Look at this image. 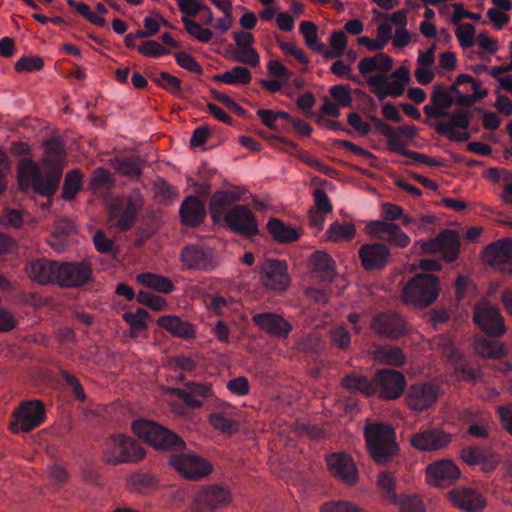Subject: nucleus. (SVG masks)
Instances as JSON below:
<instances>
[{"mask_svg": "<svg viewBox=\"0 0 512 512\" xmlns=\"http://www.w3.org/2000/svg\"><path fill=\"white\" fill-rule=\"evenodd\" d=\"M234 40L236 47L233 50L232 59L252 67L258 66L260 59L256 50L252 47L254 37L249 32H235Z\"/></svg>", "mask_w": 512, "mask_h": 512, "instance_id": "bb28decb", "label": "nucleus"}, {"mask_svg": "<svg viewBox=\"0 0 512 512\" xmlns=\"http://www.w3.org/2000/svg\"><path fill=\"white\" fill-rule=\"evenodd\" d=\"M461 458L468 465H482V469L486 472L493 471L500 459L497 454L488 448L479 446L466 447L461 450Z\"/></svg>", "mask_w": 512, "mask_h": 512, "instance_id": "cd10ccee", "label": "nucleus"}, {"mask_svg": "<svg viewBox=\"0 0 512 512\" xmlns=\"http://www.w3.org/2000/svg\"><path fill=\"white\" fill-rule=\"evenodd\" d=\"M358 256L362 267L367 270H378L384 268L390 257V250L387 245L374 242L362 245L358 250Z\"/></svg>", "mask_w": 512, "mask_h": 512, "instance_id": "4be33fe9", "label": "nucleus"}, {"mask_svg": "<svg viewBox=\"0 0 512 512\" xmlns=\"http://www.w3.org/2000/svg\"><path fill=\"white\" fill-rule=\"evenodd\" d=\"M182 22L184 23L187 33L198 41L207 43L212 39L213 32L210 29L201 27L199 23L191 20L189 17H183Z\"/></svg>", "mask_w": 512, "mask_h": 512, "instance_id": "3c124183", "label": "nucleus"}, {"mask_svg": "<svg viewBox=\"0 0 512 512\" xmlns=\"http://www.w3.org/2000/svg\"><path fill=\"white\" fill-rule=\"evenodd\" d=\"M144 456V449L134 439L122 434L110 436L104 443L102 458L110 465L138 462Z\"/></svg>", "mask_w": 512, "mask_h": 512, "instance_id": "423d86ee", "label": "nucleus"}, {"mask_svg": "<svg viewBox=\"0 0 512 512\" xmlns=\"http://www.w3.org/2000/svg\"><path fill=\"white\" fill-rule=\"evenodd\" d=\"M252 321L263 332L282 339L287 338L293 329L288 320L273 312L257 313Z\"/></svg>", "mask_w": 512, "mask_h": 512, "instance_id": "5701e85b", "label": "nucleus"}, {"mask_svg": "<svg viewBox=\"0 0 512 512\" xmlns=\"http://www.w3.org/2000/svg\"><path fill=\"white\" fill-rule=\"evenodd\" d=\"M378 486L381 489L382 496L390 503L397 502L395 492V479L390 472H381L378 477Z\"/></svg>", "mask_w": 512, "mask_h": 512, "instance_id": "603ef678", "label": "nucleus"}, {"mask_svg": "<svg viewBox=\"0 0 512 512\" xmlns=\"http://www.w3.org/2000/svg\"><path fill=\"white\" fill-rule=\"evenodd\" d=\"M144 206L143 196L139 189H133L125 200L113 198L106 205L107 224L109 228H117L121 232L130 230Z\"/></svg>", "mask_w": 512, "mask_h": 512, "instance_id": "7ed1b4c3", "label": "nucleus"}, {"mask_svg": "<svg viewBox=\"0 0 512 512\" xmlns=\"http://www.w3.org/2000/svg\"><path fill=\"white\" fill-rule=\"evenodd\" d=\"M364 437L368 454L378 465H387L399 453L395 430L387 424L367 422Z\"/></svg>", "mask_w": 512, "mask_h": 512, "instance_id": "f03ea898", "label": "nucleus"}, {"mask_svg": "<svg viewBox=\"0 0 512 512\" xmlns=\"http://www.w3.org/2000/svg\"><path fill=\"white\" fill-rule=\"evenodd\" d=\"M60 375L62 377V379L64 380V382L70 387V389L72 390L73 394H74V397L80 401V402H84L85 399H86V395H85V392L83 390V387L79 381V379H77L74 375H72L71 373H69L68 371L66 370H62L60 372Z\"/></svg>", "mask_w": 512, "mask_h": 512, "instance_id": "338daca9", "label": "nucleus"}, {"mask_svg": "<svg viewBox=\"0 0 512 512\" xmlns=\"http://www.w3.org/2000/svg\"><path fill=\"white\" fill-rule=\"evenodd\" d=\"M473 319L482 331L489 336L498 337L506 331L504 319L499 309L488 302L483 301L475 304Z\"/></svg>", "mask_w": 512, "mask_h": 512, "instance_id": "ddd939ff", "label": "nucleus"}, {"mask_svg": "<svg viewBox=\"0 0 512 512\" xmlns=\"http://www.w3.org/2000/svg\"><path fill=\"white\" fill-rule=\"evenodd\" d=\"M14 421L10 423L13 433L29 432L45 419V408L41 401H25L13 412Z\"/></svg>", "mask_w": 512, "mask_h": 512, "instance_id": "6e6552de", "label": "nucleus"}, {"mask_svg": "<svg viewBox=\"0 0 512 512\" xmlns=\"http://www.w3.org/2000/svg\"><path fill=\"white\" fill-rule=\"evenodd\" d=\"M83 174L79 169L69 171L64 179L62 198L72 200L82 188Z\"/></svg>", "mask_w": 512, "mask_h": 512, "instance_id": "37998d69", "label": "nucleus"}, {"mask_svg": "<svg viewBox=\"0 0 512 512\" xmlns=\"http://www.w3.org/2000/svg\"><path fill=\"white\" fill-rule=\"evenodd\" d=\"M251 79V72L244 66H235L231 70L214 76L215 81L229 85H247L251 82Z\"/></svg>", "mask_w": 512, "mask_h": 512, "instance_id": "58836bf2", "label": "nucleus"}, {"mask_svg": "<svg viewBox=\"0 0 512 512\" xmlns=\"http://www.w3.org/2000/svg\"><path fill=\"white\" fill-rule=\"evenodd\" d=\"M51 166L40 167L30 158H22L17 165V177L22 190L29 186L41 196L50 197L57 191L62 171L59 160H48Z\"/></svg>", "mask_w": 512, "mask_h": 512, "instance_id": "f257e3e1", "label": "nucleus"}, {"mask_svg": "<svg viewBox=\"0 0 512 512\" xmlns=\"http://www.w3.org/2000/svg\"><path fill=\"white\" fill-rule=\"evenodd\" d=\"M421 249L424 253H440L445 261L452 262L460 252V236L455 230L445 229L435 238L422 241Z\"/></svg>", "mask_w": 512, "mask_h": 512, "instance_id": "9d476101", "label": "nucleus"}, {"mask_svg": "<svg viewBox=\"0 0 512 512\" xmlns=\"http://www.w3.org/2000/svg\"><path fill=\"white\" fill-rule=\"evenodd\" d=\"M342 386L350 392H360L365 396H371L376 393L377 386L366 376L359 374H349L342 379Z\"/></svg>", "mask_w": 512, "mask_h": 512, "instance_id": "c9c22d12", "label": "nucleus"}, {"mask_svg": "<svg viewBox=\"0 0 512 512\" xmlns=\"http://www.w3.org/2000/svg\"><path fill=\"white\" fill-rule=\"evenodd\" d=\"M132 431L145 442L159 450H184L185 442L174 432L149 420H136Z\"/></svg>", "mask_w": 512, "mask_h": 512, "instance_id": "39448f33", "label": "nucleus"}, {"mask_svg": "<svg viewBox=\"0 0 512 512\" xmlns=\"http://www.w3.org/2000/svg\"><path fill=\"white\" fill-rule=\"evenodd\" d=\"M313 273L316 277L331 282L336 275L335 263L333 259L325 252L316 251L312 255Z\"/></svg>", "mask_w": 512, "mask_h": 512, "instance_id": "f704fd0d", "label": "nucleus"}, {"mask_svg": "<svg viewBox=\"0 0 512 512\" xmlns=\"http://www.w3.org/2000/svg\"><path fill=\"white\" fill-rule=\"evenodd\" d=\"M123 320L130 325V333L132 336H137L140 331L147 329V320L149 314L144 309H137L136 312H125Z\"/></svg>", "mask_w": 512, "mask_h": 512, "instance_id": "de8ad7c7", "label": "nucleus"}, {"mask_svg": "<svg viewBox=\"0 0 512 512\" xmlns=\"http://www.w3.org/2000/svg\"><path fill=\"white\" fill-rule=\"evenodd\" d=\"M137 280L143 286L160 293L168 294L175 288L173 282L168 277L159 274L142 273L137 276Z\"/></svg>", "mask_w": 512, "mask_h": 512, "instance_id": "4c0bfd02", "label": "nucleus"}, {"mask_svg": "<svg viewBox=\"0 0 512 512\" xmlns=\"http://www.w3.org/2000/svg\"><path fill=\"white\" fill-rule=\"evenodd\" d=\"M300 32L305 39L306 45L316 52H322L324 45L318 41L317 26L310 21L300 23Z\"/></svg>", "mask_w": 512, "mask_h": 512, "instance_id": "09e8293b", "label": "nucleus"}, {"mask_svg": "<svg viewBox=\"0 0 512 512\" xmlns=\"http://www.w3.org/2000/svg\"><path fill=\"white\" fill-rule=\"evenodd\" d=\"M452 440L451 434L439 428H429L413 433L409 437L410 445L424 452H432L447 447Z\"/></svg>", "mask_w": 512, "mask_h": 512, "instance_id": "dca6fc26", "label": "nucleus"}, {"mask_svg": "<svg viewBox=\"0 0 512 512\" xmlns=\"http://www.w3.org/2000/svg\"><path fill=\"white\" fill-rule=\"evenodd\" d=\"M375 384L382 399L395 400L403 394L407 382L402 372L387 368L375 374Z\"/></svg>", "mask_w": 512, "mask_h": 512, "instance_id": "4468645a", "label": "nucleus"}, {"mask_svg": "<svg viewBox=\"0 0 512 512\" xmlns=\"http://www.w3.org/2000/svg\"><path fill=\"white\" fill-rule=\"evenodd\" d=\"M450 502L466 512H481L486 506V500L476 490L457 487L447 493Z\"/></svg>", "mask_w": 512, "mask_h": 512, "instance_id": "393cba45", "label": "nucleus"}, {"mask_svg": "<svg viewBox=\"0 0 512 512\" xmlns=\"http://www.w3.org/2000/svg\"><path fill=\"white\" fill-rule=\"evenodd\" d=\"M474 349L482 357L500 359L505 355L504 346L495 340L478 339L474 342Z\"/></svg>", "mask_w": 512, "mask_h": 512, "instance_id": "a19ab883", "label": "nucleus"}, {"mask_svg": "<svg viewBox=\"0 0 512 512\" xmlns=\"http://www.w3.org/2000/svg\"><path fill=\"white\" fill-rule=\"evenodd\" d=\"M44 61L39 56L22 57L15 64L17 72H33L43 68Z\"/></svg>", "mask_w": 512, "mask_h": 512, "instance_id": "e2e57ef3", "label": "nucleus"}, {"mask_svg": "<svg viewBox=\"0 0 512 512\" xmlns=\"http://www.w3.org/2000/svg\"><path fill=\"white\" fill-rule=\"evenodd\" d=\"M260 281L273 291H284L290 285V278L287 273V265L277 259H267L263 262Z\"/></svg>", "mask_w": 512, "mask_h": 512, "instance_id": "f3484780", "label": "nucleus"}, {"mask_svg": "<svg viewBox=\"0 0 512 512\" xmlns=\"http://www.w3.org/2000/svg\"><path fill=\"white\" fill-rule=\"evenodd\" d=\"M92 266L89 261L58 262L56 284L65 288H76L85 285L92 277Z\"/></svg>", "mask_w": 512, "mask_h": 512, "instance_id": "9b49d317", "label": "nucleus"}, {"mask_svg": "<svg viewBox=\"0 0 512 512\" xmlns=\"http://www.w3.org/2000/svg\"><path fill=\"white\" fill-rule=\"evenodd\" d=\"M322 339L316 333L309 334L297 342V349L304 352L317 353L321 350Z\"/></svg>", "mask_w": 512, "mask_h": 512, "instance_id": "0e129e2a", "label": "nucleus"}, {"mask_svg": "<svg viewBox=\"0 0 512 512\" xmlns=\"http://www.w3.org/2000/svg\"><path fill=\"white\" fill-rule=\"evenodd\" d=\"M439 290V278L436 275L420 273L405 285L401 299L406 305L423 308L435 302Z\"/></svg>", "mask_w": 512, "mask_h": 512, "instance_id": "20e7f679", "label": "nucleus"}, {"mask_svg": "<svg viewBox=\"0 0 512 512\" xmlns=\"http://www.w3.org/2000/svg\"><path fill=\"white\" fill-rule=\"evenodd\" d=\"M57 270L58 261L47 258L33 259L25 265L29 279L40 285L56 284Z\"/></svg>", "mask_w": 512, "mask_h": 512, "instance_id": "b1692460", "label": "nucleus"}, {"mask_svg": "<svg viewBox=\"0 0 512 512\" xmlns=\"http://www.w3.org/2000/svg\"><path fill=\"white\" fill-rule=\"evenodd\" d=\"M393 228H389L385 236H383V241H387L397 247H407L410 243L409 236L401 230V228L392 223Z\"/></svg>", "mask_w": 512, "mask_h": 512, "instance_id": "052dcab7", "label": "nucleus"}, {"mask_svg": "<svg viewBox=\"0 0 512 512\" xmlns=\"http://www.w3.org/2000/svg\"><path fill=\"white\" fill-rule=\"evenodd\" d=\"M398 504L400 512H425L422 500L415 495H401Z\"/></svg>", "mask_w": 512, "mask_h": 512, "instance_id": "680f3d73", "label": "nucleus"}, {"mask_svg": "<svg viewBox=\"0 0 512 512\" xmlns=\"http://www.w3.org/2000/svg\"><path fill=\"white\" fill-rule=\"evenodd\" d=\"M136 300L138 303L155 311H162L168 306L167 301L163 297L146 291H140L136 296Z\"/></svg>", "mask_w": 512, "mask_h": 512, "instance_id": "13d9d810", "label": "nucleus"}, {"mask_svg": "<svg viewBox=\"0 0 512 512\" xmlns=\"http://www.w3.org/2000/svg\"><path fill=\"white\" fill-rule=\"evenodd\" d=\"M321 512H365V511L350 502L337 501V502H329V503L324 504L321 507Z\"/></svg>", "mask_w": 512, "mask_h": 512, "instance_id": "774afa93", "label": "nucleus"}, {"mask_svg": "<svg viewBox=\"0 0 512 512\" xmlns=\"http://www.w3.org/2000/svg\"><path fill=\"white\" fill-rule=\"evenodd\" d=\"M266 226L272 238L279 243H289L299 238L298 231L295 228L276 218L270 219Z\"/></svg>", "mask_w": 512, "mask_h": 512, "instance_id": "e433bc0d", "label": "nucleus"}, {"mask_svg": "<svg viewBox=\"0 0 512 512\" xmlns=\"http://www.w3.org/2000/svg\"><path fill=\"white\" fill-rule=\"evenodd\" d=\"M89 187L95 194L110 190L114 187V177L107 169L97 168L90 177Z\"/></svg>", "mask_w": 512, "mask_h": 512, "instance_id": "ea45409f", "label": "nucleus"}, {"mask_svg": "<svg viewBox=\"0 0 512 512\" xmlns=\"http://www.w3.org/2000/svg\"><path fill=\"white\" fill-rule=\"evenodd\" d=\"M327 239L332 242L349 241L356 234V227L351 223L335 222L326 231Z\"/></svg>", "mask_w": 512, "mask_h": 512, "instance_id": "c03bdc74", "label": "nucleus"}, {"mask_svg": "<svg viewBox=\"0 0 512 512\" xmlns=\"http://www.w3.org/2000/svg\"><path fill=\"white\" fill-rule=\"evenodd\" d=\"M331 97L343 107L350 106L352 103L351 88L349 85H334L329 89Z\"/></svg>", "mask_w": 512, "mask_h": 512, "instance_id": "69168bd1", "label": "nucleus"}, {"mask_svg": "<svg viewBox=\"0 0 512 512\" xmlns=\"http://www.w3.org/2000/svg\"><path fill=\"white\" fill-rule=\"evenodd\" d=\"M169 463L186 480H199L212 471L210 462L195 454H173Z\"/></svg>", "mask_w": 512, "mask_h": 512, "instance_id": "1a4fd4ad", "label": "nucleus"}, {"mask_svg": "<svg viewBox=\"0 0 512 512\" xmlns=\"http://www.w3.org/2000/svg\"><path fill=\"white\" fill-rule=\"evenodd\" d=\"M113 168L117 173L127 177H138L141 175L140 162L133 157L116 158L112 161Z\"/></svg>", "mask_w": 512, "mask_h": 512, "instance_id": "49530a36", "label": "nucleus"}, {"mask_svg": "<svg viewBox=\"0 0 512 512\" xmlns=\"http://www.w3.org/2000/svg\"><path fill=\"white\" fill-rule=\"evenodd\" d=\"M368 84L373 87V93L378 99L383 100L387 96L399 97L404 93V85L400 81H388V76L383 73H377L369 76L367 79Z\"/></svg>", "mask_w": 512, "mask_h": 512, "instance_id": "c85d7f7f", "label": "nucleus"}, {"mask_svg": "<svg viewBox=\"0 0 512 512\" xmlns=\"http://www.w3.org/2000/svg\"><path fill=\"white\" fill-rule=\"evenodd\" d=\"M326 462L331 474L347 485H355L358 480V471L351 456L345 453L328 455Z\"/></svg>", "mask_w": 512, "mask_h": 512, "instance_id": "412c9836", "label": "nucleus"}, {"mask_svg": "<svg viewBox=\"0 0 512 512\" xmlns=\"http://www.w3.org/2000/svg\"><path fill=\"white\" fill-rule=\"evenodd\" d=\"M211 426L223 433H234L238 430L236 421L224 416L222 413L212 414L209 418Z\"/></svg>", "mask_w": 512, "mask_h": 512, "instance_id": "bf43d9fd", "label": "nucleus"}, {"mask_svg": "<svg viewBox=\"0 0 512 512\" xmlns=\"http://www.w3.org/2000/svg\"><path fill=\"white\" fill-rule=\"evenodd\" d=\"M153 81L166 91L178 95L181 92V80L168 72H160Z\"/></svg>", "mask_w": 512, "mask_h": 512, "instance_id": "5fc2aeb1", "label": "nucleus"}, {"mask_svg": "<svg viewBox=\"0 0 512 512\" xmlns=\"http://www.w3.org/2000/svg\"><path fill=\"white\" fill-rule=\"evenodd\" d=\"M205 207L202 201L195 196L187 197L181 204L180 217L185 225L199 226L205 219Z\"/></svg>", "mask_w": 512, "mask_h": 512, "instance_id": "c756f323", "label": "nucleus"}, {"mask_svg": "<svg viewBox=\"0 0 512 512\" xmlns=\"http://www.w3.org/2000/svg\"><path fill=\"white\" fill-rule=\"evenodd\" d=\"M470 126L469 113L462 109H456L451 113L449 121H438L433 127L435 131L446 136L450 141H467L470 139L468 132H457L456 129H468Z\"/></svg>", "mask_w": 512, "mask_h": 512, "instance_id": "a211bd4d", "label": "nucleus"}, {"mask_svg": "<svg viewBox=\"0 0 512 512\" xmlns=\"http://www.w3.org/2000/svg\"><path fill=\"white\" fill-rule=\"evenodd\" d=\"M45 147V157L42 160V164L44 166H51L48 163V160H59L60 170H63L64 167V157H65V149L63 145V141L58 138H53L44 142Z\"/></svg>", "mask_w": 512, "mask_h": 512, "instance_id": "79ce46f5", "label": "nucleus"}, {"mask_svg": "<svg viewBox=\"0 0 512 512\" xmlns=\"http://www.w3.org/2000/svg\"><path fill=\"white\" fill-rule=\"evenodd\" d=\"M431 102L440 109L447 111L454 103V100L449 94V90L446 86L435 85L431 95Z\"/></svg>", "mask_w": 512, "mask_h": 512, "instance_id": "6e6d98bb", "label": "nucleus"}, {"mask_svg": "<svg viewBox=\"0 0 512 512\" xmlns=\"http://www.w3.org/2000/svg\"><path fill=\"white\" fill-rule=\"evenodd\" d=\"M330 343L336 348L347 351L350 347L351 336L344 326H335L329 332Z\"/></svg>", "mask_w": 512, "mask_h": 512, "instance_id": "864d4df0", "label": "nucleus"}, {"mask_svg": "<svg viewBox=\"0 0 512 512\" xmlns=\"http://www.w3.org/2000/svg\"><path fill=\"white\" fill-rule=\"evenodd\" d=\"M223 220L232 231L238 234L252 237L259 233L254 214L244 205H236L228 210Z\"/></svg>", "mask_w": 512, "mask_h": 512, "instance_id": "2eb2a0df", "label": "nucleus"}, {"mask_svg": "<svg viewBox=\"0 0 512 512\" xmlns=\"http://www.w3.org/2000/svg\"><path fill=\"white\" fill-rule=\"evenodd\" d=\"M455 34L462 48H470L475 44V27L471 23L458 24Z\"/></svg>", "mask_w": 512, "mask_h": 512, "instance_id": "4d7b16f0", "label": "nucleus"}, {"mask_svg": "<svg viewBox=\"0 0 512 512\" xmlns=\"http://www.w3.org/2000/svg\"><path fill=\"white\" fill-rule=\"evenodd\" d=\"M483 256L486 262L499 271L512 273V239L504 238L488 245Z\"/></svg>", "mask_w": 512, "mask_h": 512, "instance_id": "aec40b11", "label": "nucleus"}, {"mask_svg": "<svg viewBox=\"0 0 512 512\" xmlns=\"http://www.w3.org/2000/svg\"><path fill=\"white\" fill-rule=\"evenodd\" d=\"M371 328L381 337L398 339L406 333L404 320L397 314H379L373 318Z\"/></svg>", "mask_w": 512, "mask_h": 512, "instance_id": "a878e982", "label": "nucleus"}, {"mask_svg": "<svg viewBox=\"0 0 512 512\" xmlns=\"http://www.w3.org/2000/svg\"><path fill=\"white\" fill-rule=\"evenodd\" d=\"M238 196L229 191L215 192L210 201L209 212L212 219L217 222L224 218L230 205L238 200Z\"/></svg>", "mask_w": 512, "mask_h": 512, "instance_id": "473e14b6", "label": "nucleus"}, {"mask_svg": "<svg viewBox=\"0 0 512 512\" xmlns=\"http://www.w3.org/2000/svg\"><path fill=\"white\" fill-rule=\"evenodd\" d=\"M158 325L174 336L189 338L195 333L193 325L187 321H183L177 316L164 315L158 321Z\"/></svg>", "mask_w": 512, "mask_h": 512, "instance_id": "72a5a7b5", "label": "nucleus"}, {"mask_svg": "<svg viewBox=\"0 0 512 512\" xmlns=\"http://www.w3.org/2000/svg\"><path fill=\"white\" fill-rule=\"evenodd\" d=\"M180 259L183 268L188 270L209 271L216 267L212 251L199 245H185L182 248Z\"/></svg>", "mask_w": 512, "mask_h": 512, "instance_id": "6ab92c4d", "label": "nucleus"}, {"mask_svg": "<svg viewBox=\"0 0 512 512\" xmlns=\"http://www.w3.org/2000/svg\"><path fill=\"white\" fill-rule=\"evenodd\" d=\"M130 487L141 494H148L158 486L157 479L148 473H136L130 477Z\"/></svg>", "mask_w": 512, "mask_h": 512, "instance_id": "a18cd8bd", "label": "nucleus"}, {"mask_svg": "<svg viewBox=\"0 0 512 512\" xmlns=\"http://www.w3.org/2000/svg\"><path fill=\"white\" fill-rule=\"evenodd\" d=\"M371 356L379 364L395 367H402L407 361L402 349L393 345H373Z\"/></svg>", "mask_w": 512, "mask_h": 512, "instance_id": "7c9ffc66", "label": "nucleus"}, {"mask_svg": "<svg viewBox=\"0 0 512 512\" xmlns=\"http://www.w3.org/2000/svg\"><path fill=\"white\" fill-rule=\"evenodd\" d=\"M330 46L333 51L323 50L322 53L325 58H338L344 54L347 46V36L342 30L332 32L330 36Z\"/></svg>", "mask_w": 512, "mask_h": 512, "instance_id": "8fccbe9b", "label": "nucleus"}, {"mask_svg": "<svg viewBox=\"0 0 512 512\" xmlns=\"http://www.w3.org/2000/svg\"><path fill=\"white\" fill-rule=\"evenodd\" d=\"M440 387L429 382L416 383L405 393L406 405L415 412H422L433 407L440 397Z\"/></svg>", "mask_w": 512, "mask_h": 512, "instance_id": "f8f14e48", "label": "nucleus"}, {"mask_svg": "<svg viewBox=\"0 0 512 512\" xmlns=\"http://www.w3.org/2000/svg\"><path fill=\"white\" fill-rule=\"evenodd\" d=\"M427 473L441 485H449L460 477L459 468L451 461H440L430 464Z\"/></svg>", "mask_w": 512, "mask_h": 512, "instance_id": "2f4dec72", "label": "nucleus"}, {"mask_svg": "<svg viewBox=\"0 0 512 512\" xmlns=\"http://www.w3.org/2000/svg\"><path fill=\"white\" fill-rule=\"evenodd\" d=\"M232 501L231 492L216 484L203 486L194 496L193 512H216Z\"/></svg>", "mask_w": 512, "mask_h": 512, "instance_id": "0eeeda50", "label": "nucleus"}]
</instances>
